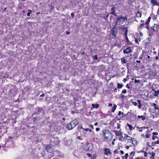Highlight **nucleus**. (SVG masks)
<instances>
[{
    "mask_svg": "<svg viewBox=\"0 0 159 159\" xmlns=\"http://www.w3.org/2000/svg\"><path fill=\"white\" fill-rule=\"evenodd\" d=\"M159 29V25L155 24L150 28L151 30L147 32V34L150 37H152L154 34V32H157Z\"/></svg>",
    "mask_w": 159,
    "mask_h": 159,
    "instance_id": "f03ea898",
    "label": "nucleus"
},
{
    "mask_svg": "<svg viewBox=\"0 0 159 159\" xmlns=\"http://www.w3.org/2000/svg\"><path fill=\"white\" fill-rule=\"evenodd\" d=\"M153 91H154V95L155 96H157L158 94H159V90H157V91H156L154 90L153 89H152Z\"/></svg>",
    "mask_w": 159,
    "mask_h": 159,
    "instance_id": "bb28decb",
    "label": "nucleus"
},
{
    "mask_svg": "<svg viewBox=\"0 0 159 159\" xmlns=\"http://www.w3.org/2000/svg\"><path fill=\"white\" fill-rule=\"evenodd\" d=\"M117 88L118 89H121L122 88L123 85L122 84H120L119 83H117Z\"/></svg>",
    "mask_w": 159,
    "mask_h": 159,
    "instance_id": "c9c22d12",
    "label": "nucleus"
},
{
    "mask_svg": "<svg viewBox=\"0 0 159 159\" xmlns=\"http://www.w3.org/2000/svg\"><path fill=\"white\" fill-rule=\"evenodd\" d=\"M128 31V30H126V31H125V33L124 34V35H125V37L127 36V32Z\"/></svg>",
    "mask_w": 159,
    "mask_h": 159,
    "instance_id": "37998d69",
    "label": "nucleus"
},
{
    "mask_svg": "<svg viewBox=\"0 0 159 159\" xmlns=\"http://www.w3.org/2000/svg\"><path fill=\"white\" fill-rule=\"evenodd\" d=\"M137 102H138V107L140 109L141 107L142 104L141 102V100H137Z\"/></svg>",
    "mask_w": 159,
    "mask_h": 159,
    "instance_id": "a878e982",
    "label": "nucleus"
},
{
    "mask_svg": "<svg viewBox=\"0 0 159 159\" xmlns=\"http://www.w3.org/2000/svg\"><path fill=\"white\" fill-rule=\"evenodd\" d=\"M125 37V40H126V42L127 43V44L128 45H132V43L131 42L129 41L127 36H126Z\"/></svg>",
    "mask_w": 159,
    "mask_h": 159,
    "instance_id": "2eb2a0df",
    "label": "nucleus"
},
{
    "mask_svg": "<svg viewBox=\"0 0 159 159\" xmlns=\"http://www.w3.org/2000/svg\"><path fill=\"white\" fill-rule=\"evenodd\" d=\"M132 103L134 105V106H136L137 105V103L136 102H132Z\"/></svg>",
    "mask_w": 159,
    "mask_h": 159,
    "instance_id": "13d9d810",
    "label": "nucleus"
},
{
    "mask_svg": "<svg viewBox=\"0 0 159 159\" xmlns=\"http://www.w3.org/2000/svg\"><path fill=\"white\" fill-rule=\"evenodd\" d=\"M89 131L90 133H92V134L91 135L92 137H94L95 136L94 133L93 131H92V129H89Z\"/></svg>",
    "mask_w": 159,
    "mask_h": 159,
    "instance_id": "c85d7f7f",
    "label": "nucleus"
},
{
    "mask_svg": "<svg viewBox=\"0 0 159 159\" xmlns=\"http://www.w3.org/2000/svg\"><path fill=\"white\" fill-rule=\"evenodd\" d=\"M54 146L58 145L60 142V141L56 137L53 139L52 141Z\"/></svg>",
    "mask_w": 159,
    "mask_h": 159,
    "instance_id": "1a4fd4ad",
    "label": "nucleus"
},
{
    "mask_svg": "<svg viewBox=\"0 0 159 159\" xmlns=\"http://www.w3.org/2000/svg\"><path fill=\"white\" fill-rule=\"evenodd\" d=\"M46 149L47 152H52V148L49 144H48L46 146Z\"/></svg>",
    "mask_w": 159,
    "mask_h": 159,
    "instance_id": "9d476101",
    "label": "nucleus"
},
{
    "mask_svg": "<svg viewBox=\"0 0 159 159\" xmlns=\"http://www.w3.org/2000/svg\"><path fill=\"white\" fill-rule=\"evenodd\" d=\"M110 150L109 149H107V148H105L104 149V154L105 155H108V154H111V152L110 151Z\"/></svg>",
    "mask_w": 159,
    "mask_h": 159,
    "instance_id": "4468645a",
    "label": "nucleus"
},
{
    "mask_svg": "<svg viewBox=\"0 0 159 159\" xmlns=\"http://www.w3.org/2000/svg\"><path fill=\"white\" fill-rule=\"evenodd\" d=\"M135 155V152L134 151L131 152L130 153L129 157H134Z\"/></svg>",
    "mask_w": 159,
    "mask_h": 159,
    "instance_id": "4c0bfd02",
    "label": "nucleus"
},
{
    "mask_svg": "<svg viewBox=\"0 0 159 159\" xmlns=\"http://www.w3.org/2000/svg\"><path fill=\"white\" fill-rule=\"evenodd\" d=\"M121 130H114V132L115 133L116 136H118V134L121 132Z\"/></svg>",
    "mask_w": 159,
    "mask_h": 159,
    "instance_id": "4be33fe9",
    "label": "nucleus"
},
{
    "mask_svg": "<svg viewBox=\"0 0 159 159\" xmlns=\"http://www.w3.org/2000/svg\"><path fill=\"white\" fill-rule=\"evenodd\" d=\"M109 14H107L105 16H104L103 19H104L105 20H107V18H108V17L109 16Z\"/></svg>",
    "mask_w": 159,
    "mask_h": 159,
    "instance_id": "a19ab883",
    "label": "nucleus"
},
{
    "mask_svg": "<svg viewBox=\"0 0 159 159\" xmlns=\"http://www.w3.org/2000/svg\"><path fill=\"white\" fill-rule=\"evenodd\" d=\"M157 72H158L157 71H156V70L155 71L152 70H150L149 72V77L151 79H153L155 78L157 75Z\"/></svg>",
    "mask_w": 159,
    "mask_h": 159,
    "instance_id": "423d86ee",
    "label": "nucleus"
},
{
    "mask_svg": "<svg viewBox=\"0 0 159 159\" xmlns=\"http://www.w3.org/2000/svg\"><path fill=\"white\" fill-rule=\"evenodd\" d=\"M143 152L144 153V156L146 157L148 155V153L147 152H145L144 151H143Z\"/></svg>",
    "mask_w": 159,
    "mask_h": 159,
    "instance_id": "3c124183",
    "label": "nucleus"
},
{
    "mask_svg": "<svg viewBox=\"0 0 159 159\" xmlns=\"http://www.w3.org/2000/svg\"><path fill=\"white\" fill-rule=\"evenodd\" d=\"M118 32V30L116 25H114L112 28L111 30V34L112 36H114V37H115L116 35L117 34Z\"/></svg>",
    "mask_w": 159,
    "mask_h": 159,
    "instance_id": "39448f33",
    "label": "nucleus"
},
{
    "mask_svg": "<svg viewBox=\"0 0 159 159\" xmlns=\"http://www.w3.org/2000/svg\"><path fill=\"white\" fill-rule=\"evenodd\" d=\"M116 126L115 127V128H116L117 130H121L120 128L121 125L119 123H116Z\"/></svg>",
    "mask_w": 159,
    "mask_h": 159,
    "instance_id": "f3484780",
    "label": "nucleus"
},
{
    "mask_svg": "<svg viewBox=\"0 0 159 159\" xmlns=\"http://www.w3.org/2000/svg\"><path fill=\"white\" fill-rule=\"evenodd\" d=\"M71 124L73 125V127H75L76 125H77L79 122L77 120H73L71 122Z\"/></svg>",
    "mask_w": 159,
    "mask_h": 159,
    "instance_id": "f8f14e48",
    "label": "nucleus"
},
{
    "mask_svg": "<svg viewBox=\"0 0 159 159\" xmlns=\"http://www.w3.org/2000/svg\"><path fill=\"white\" fill-rule=\"evenodd\" d=\"M128 156H129L128 154V153H127L125 154V155L124 156L122 157V158L123 159H126V158H128Z\"/></svg>",
    "mask_w": 159,
    "mask_h": 159,
    "instance_id": "58836bf2",
    "label": "nucleus"
},
{
    "mask_svg": "<svg viewBox=\"0 0 159 159\" xmlns=\"http://www.w3.org/2000/svg\"><path fill=\"white\" fill-rule=\"evenodd\" d=\"M146 145L148 147H152V146L150 145L149 143V142L147 143Z\"/></svg>",
    "mask_w": 159,
    "mask_h": 159,
    "instance_id": "052dcab7",
    "label": "nucleus"
},
{
    "mask_svg": "<svg viewBox=\"0 0 159 159\" xmlns=\"http://www.w3.org/2000/svg\"><path fill=\"white\" fill-rule=\"evenodd\" d=\"M121 63L122 64H125V63H127V60L126 59H125V58L124 57L122 58L121 59Z\"/></svg>",
    "mask_w": 159,
    "mask_h": 159,
    "instance_id": "412c9836",
    "label": "nucleus"
},
{
    "mask_svg": "<svg viewBox=\"0 0 159 159\" xmlns=\"http://www.w3.org/2000/svg\"><path fill=\"white\" fill-rule=\"evenodd\" d=\"M141 16L142 13L138 11L136 14V16L138 17H141Z\"/></svg>",
    "mask_w": 159,
    "mask_h": 159,
    "instance_id": "7c9ffc66",
    "label": "nucleus"
},
{
    "mask_svg": "<svg viewBox=\"0 0 159 159\" xmlns=\"http://www.w3.org/2000/svg\"><path fill=\"white\" fill-rule=\"evenodd\" d=\"M121 114L123 115V113L122 112H121V111H119L118 112V116L120 115Z\"/></svg>",
    "mask_w": 159,
    "mask_h": 159,
    "instance_id": "bf43d9fd",
    "label": "nucleus"
},
{
    "mask_svg": "<svg viewBox=\"0 0 159 159\" xmlns=\"http://www.w3.org/2000/svg\"><path fill=\"white\" fill-rule=\"evenodd\" d=\"M139 82V80H136V79L135 80H134L135 83H138Z\"/></svg>",
    "mask_w": 159,
    "mask_h": 159,
    "instance_id": "e2e57ef3",
    "label": "nucleus"
},
{
    "mask_svg": "<svg viewBox=\"0 0 159 159\" xmlns=\"http://www.w3.org/2000/svg\"><path fill=\"white\" fill-rule=\"evenodd\" d=\"M13 124H15V123L16 122V119L13 118Z\"/></svg>",
    "mask_w": 159,
    "mask_h": 159,
    "instance_id": "0e129e2a",
    "label": "nucleus"
},
{
    "mask_svg": "<svg viewBox=\"0 0 159 159\" xmlns=\"http://www.w3.org/2000/svg\"><path fill=\"white\" fill-rule=\"evenodd\" d=\"M117 107V105H116L115 104H114L113 105V107L112 108V109L111 110V112H114L115 110H116V108Z\"/></svg>",
    "mask_w": 159,
    "mask_h": 159,
    "instance_id": "b1692460",
    "label": "nucleus"
},
{
    "mask_svg": "<svg viewBox=\"0 0 159 159\" xmlns=\"http://www.w3.org/2000/svg\"><path fill=\"white\" fill-rule=\"evenodd\" d=\"M157 104L155 103H152L151 104V107H154L155 106H156Z\"/></svg>",
    "mask_w": 159,
    "mask_h": 159,
    "instance_id": "864d4df0",
    "label": "nucleus"
},
{
    "mask_svg": "<svg viewBox=\"0 0 159 159\" xmlns=\"http://www.w3.org/2000/svg\"><path fill=\"white\" fill-rule=\"evenodd\" d=\"M71 16L72 18H74V15L73 13H71Z\"/></svg>",
    "mask_w": 159,
    "mask_h": 159,
    "instance_id": "69168bd1",
    "label": "nucleus"
},
{
    "mask_svg": "<svg viewBox=\"0 0 159 159\" xmlns=\"http://www.w3.org/2000/svg\"><path fill=\"white\" fill-rule=\"evenodd\" d=\"M80 128H81V129H83L84 130L86 131H89V129H88V128H85V129H84V128L83 127H80Z\"/></svg>",
    "mask_w": 159,
    "mask_h": 159,
    "instance_id": "a18cd8bd",
    "label": "nucleus"
},
{
    "mask_svg": "<svg viewBox=\"0 0 159 159\" xmlns=\"http://www.w3.org/2000/svg\"><path fill=\"white\" fill-rule=\"evenodd\" d=\"M67 127L70 130L74 128V127H73V125L71 124V122L67 124Z\"/></svg>",
    "mask_w": 159,
    "mask_h": 159,
    "instance_id": "6ab92c4d",
    "label": "nucleus"
},
{
    "mask_svg": "<svg viewBox=\"0 0 159 159\" xmlns=\"http://www.w3.org/2000/svg\"><path fill=\"white\" fill-rule=\"evenodd\" d=\"M119 137H120L121 139L123 137L122 134L121 132L120 133V134H118V136Z\"/></svg>",
    "mask_w": 159,
    "mask_h": 159,
    "instance_id": "79ce46f5",
    "label": "nucleus"
},
{
    "mask_svg": "<svg viewBox=\"0 0 159 159\" xmlns=\"http://www.w3.org/2000/svg\"><path fill=\"white\" fill-rule=\"evenodd\" d=\"M151 19V17L150 16H149L148 18L147 21L146 22L145 24H146V25L149 24V23Z\"/></svg>",
    "mask_w": 159,
    "mask_h": 159,
    "instance_id": "2f4dec72",
    "label": "nucleus"
},
{
    "mask_svg": "<svg viewBox=\"0 0 159 159\" xmlns=\"http://www.w3.org/2000/svg\"><path fill=\"white\" fill-rule=\"evenodd\" d=\"M89 126L93 130L94 129L93 125L91 124H90L89 125Z\"/></svg>",
    "mask_w": 159,
    "mask_h": 159,
    "instance_id": "6e6d98bb",
    "label": "nucleus"
},
{
    "mask_svg": "<svg viewBox=\"0 0 159 159\" xmlns=\"http://www.w3.org/2000/svg\"><path fill=\"white\" fill-rule=\"evenodd\" d=\"M71 124L73 125V127H75L76 125H77L79 122L77 120H73L71 122Z\"/></svg>",
    "mask_w": 159,
    "mask_h": 159,
    "instance_id": "9b49d317",
    "label": "nucleus"
},
{
    "mask_svg": "<svg viewBox=\"0 0 159 159\" xmlns=\"http://www.w3.org/2000/svg\"><path fill=\"white\" fill-rule=\"evenodd\" d=\"M145 25V23H143L140 24V25L138 27V29L139 30L142 29L144 28V26Z\"/></svg>",
    "mask_w": 159,
    "mask_h": 159,
    "instance_id": "a211bd4d",
    "label": "nucleus"
},
{
    "mask_svg": "<svg viewBox=\"0 0 159 159\" xmlns=\"http://www.w3.org/2000/svg\"><path fill=\"white\" fill-rule=\"evenodd\" d=\"M32 11L31 10H28V13L27 14V15L28 16H30V14L32 13Z\"/></svg>",
    "mask_w": 159,
    "mask_h": 159,
    "instance_id": "e433bc0d",
    "label": "nucleus"
},
{
    "mask_svg": "<svg viewBox=\"0 0 159 159\" xmlns=\"http://www.w3.org/2000/svg\"><path fill=\"white\" fill-rule=\"evenodd\" d=\"M126 93V90L125 89L123 90L122 91V93Z\"/></svg>",
    "mask_w": 159,
    "mask_h": 159,
    "instance_id": "680f3d73",
    "label": "nucleus"
},
{
    "mask_svg": "<svg viewBox=\"0 0 159 159\" xmlns=\"http://www.w3.org/2000/svg\"><path fill=\"white\" fill-rule=\"evenodd\" d=\"M110 14L114 16H116V14L115 13V8L114 7H113L111 8Z\"/></svg>",
    "mask_w": 159,
    "mask_h": 159,
    "instance_id": "ddd939ff",
    "label": "nucleus"
},
{
    "mask_svg": "<svg viewBox=\"0 0 159 159\" xmlns=\"http://www.w3.org/2000/svg\"><path fill=\"white\" fill-rule=\"evenodd\" d=\"M87 155L89 157H92V155L91 154H90V153H88L87 154Z\"/></svg>",
    "mask_w": 159,
    "mask_h": 159,
    "instance_id": "4d7b16f0",
    "label": "nucleus"
},
{
    "mask_svg": "<svg viewBox=\"0 0 159 159\" xmlns=\"http://www.w3.org/2000/svg\"><path fill=\"white\" fill-rule=\"evenodd\" d=\"M119 30H121L123 31H126V30H128L127 28L126 27H121L119 29Z\"/></svg>",
    "mask_w": 159,
    "mask_h": 159,
    "instance_id": "c756f323",
    "label": "nucleus"
},
{
    "mask_svg": "<svg viewBox=\"0 0 159 159\" xmlns=\"http://www.w3.org/2000/svg\"><path fill=\"white\" fill-rule=\"evenodd\" d=\"M151 3L153 4V6L155 5L159 6V4L157 2L156 0H151Z\"/></svg>",
    "mask_w": 159,
    "mask_h": 159,
    "instance_id": "dca6fc26",
    "label": "nucleus"
},
{
    "mask_svg": "<svg viewBox=\"0 0 159 159\" xmlns=\"http://www.w3.org/2000/svg\"><path fill=\"white\" fill-rule=\"evenodd\" d=\"M158 134V133L157 132H154L152 133L153 136L157 135Z\"/></svg>",
    "mask_w": 159,
    "mask_h": 159,
    "instance_id": "5fc2aeb1",
    "label": "nucleus"
},
{
    "mask_svg": "<svg viewBox=\"0 0 159 159\" xmlns=\"http://www.w3.org/2000/svg\"><path fill=\"white\" fill-rule=\"evenodd\" d=\"M154 108L155 110H157L158 109V107H157V105H156V106H155L154 107Z\"/></svg>",
    "mask_w": 159,
    "mask_h": 159,
    "instance_id": "338daca9",
    "label": "nucleus"
},
{
    "mask_svg": "<svg viewBox=\"0 0 159 159\" xmlns=\"http://www.w3.org/2000/svg\"><path fill=\"white\" fill-rule=\"evenodd\" d=\"M99 104H92V106L93 108H98L99 107Z\"/></svg>",
    "mask_w": 159,
    "mask_h": 159,
    "instance_id": "473e14b6",
    "label": "nucleus"
},
{
    "mask_svg": "<svg viewBox=\"0 0 159 159\" xmlns=\"http://www.w3.org/2000/svg\"><path fill=\"white\" fill-rule=\"evenodd\" d=\"M149 24H148V25L145 24L146 26L145 27V28H146L148 30H149Z\"/></svg>",
    "mask_w": 159,
    "mask_h": 159,
    "instance_id": "c03bdc74",
    "label": "nucleus"
},
{
    "mask_svg": "<svg viewBox=\"0 0 159 159\" xmlns=\"http://www.w3.org/2000/svg\"><path fill=\"white\" fill-rule=\"evenodd\" d=\"M124 140L125 141L128 142H131L134 145L133 141L135 142L136 144H137V141L136 139H134V138H132L130 136H129L127 134H124Z\"/></svg>",
    "mask_w": 159,
    "mask_h": 159,
    "instance_id": "20e7f679",
    "label": "nucleus"
},
{
    "mask_svg": "<svg viewBox=\"0 0 159 159\" xmlns=\"http://www.w3.org/2000/svg\"><path fill=\"white\" fill-rule=\"evenodd\" d=\"M137 128H139L140 129H139V132H142L143 131V130L142 129V128H143V129H145L146 127L145 126H143V127H140L139 128V127H137Z\"/></svg>",
    "mask_w": 159,
    "mask_h": 159,
    "instance_id": "f704fd0d",
    "label": "nucleus"
},
{
    "mask_svg": "<svg viewBox=\"0 0 159 159\" xmlns=\"http://www.w3.org/2000/svg\"><path fill=\"white\" fill-rule=\"evenodd\" d=\"M97 55H96L93 57H92L93 59L97 60Z\"/></svg>",
    "mask_w": 159,
    "mask_h": 159,
    "instance_id": "09e8293b",
    "label": "nucleus"
},
{
    "mask_svg": "<svg viewBox=\"0 0 159 159\" xmlns=\"http://www.w3.org/2000/svg\"><path fill=\"white\" fill-rule=\"evenodd\" d=\"M43 111V110L42 108L40 107H37L36 108L35 111L34 112V114H39L41 112H42Z\"/></svg>",
    "mask_w": 159,
    "mask_h": 159,
    "instance_id": "0eeeda50",
    "label": "nucleus"
},
{
    "mask_svg": "<svg viewBox=\"0 0 159 159\" xmlns=\"http://www.w3.org/2000/svg\"><path fill=\"white\" fill-rule=\"evenodd\" d=\"M127 126H128L129 127L130 130H133V127L132 126V125H131V124H128V123H127Z\"/></svg>",
    "mask_w": 159,
    "mask_h": 159,
    "instance_id": "cd10ccee",
    "label": "nucleus"
},
{
    "mask_svg": "<svg viewBox=\"0 0 159 159\" xmlns=\"http://www.w3.org/2000/svg\"><path fill=\"white\" fill-rule=\"evenodd\" d=\"M134 39H135V40H134V41H135V42L137 43H138V44H139V42H138V40L135 37H134Z\"/></svg>",
    "mask_w": 159,
    "mask_h": 159,
    "instance_id": "8fccbe9b",
    "label": "nucleus"
},
{
    "mask_svg": "<svg viewBox=\"0 0 159 159\" xmlns=\"http://www.w3.org/2000/svg\"><path fill=\"white\" fill-rule=\"evenodd\" d=\"M154 143L156 144H159V140H157L155 142H154Z\"/></svg>",
    "mask_w": 159,
    "mask_h": 159,
    "instance_id": "774afa93",
    "label": "nucleus"
},
{
    "mask_svg": "<svg viewBox=\"0 0 159 159\" xmlns=\"http://www.w3.org/2000/svg\"><path fill=\"white\" fill-rule=\"evenodd\" d=\"M127 20V18L126 16L123 17L121 16L118 18L116 21L115 24L116 25H120L124 24Z\"/></svg>",
    "mask_w": 159,
    "mask_h": 159,
    "instance_id": "7ed1b4c3",
    "label": "nucleus"
},
{
    "mask_svg": "<svg viewBox=\"0 0 159 159\" xmlns=\"http://www.w3.org/2000/svg\"><path fill=\"white\" fill-rule=\"evenodd\" d=\"M120 149V148L119 147L118 148H117L116 149H115L114 151V153L115 154L118 153V150H119Z\"/></svg>",
    "mask_w": 159,
    "mask_h": 159,
    "instance_id": "ea45409f",
    "label": "nucleus"
},
{
    "mask_svg": "<svg viewBox=\"0 0 159 159\" xmlns=\"http://www.w3.org/2000/svg\"><path fill=\"white\" fill-rule=\"evenodd\" d=\"M150 131L148 129L147 132L146 134L145 135L146 138H149L150 137V136H151V134H148L150 133Z\"/></svg>",
    "mask_w": 159,
    "mask_h": 159,
    "instance_id": "aec40b11",
    "label": "nucleus"
},
{
    "mask_svg": "<svg viewBox=\"0 0 159 159\" xmlns=\"http://www.w3.org/2000/svg\"><path fill=\"white\" fill-rule=\"evenodd\" d=\"M155 138L158 139V137L157 136H153L152 137V139L154 140H155Z\"/></svg>",
    "mask_w": 159,
    "mask_h": 159,
    "instance_id": "603ef678",
    "label": "nucleus"
},
{
    "mask_svg": "<svg viewBox=\"0 0 159 159\" xmlns=\"http://www.w3.org/2000/svg\"><path fill=\"white\" fill-rule=\"evenodd\" d=\"M121 130H114V132L115 133L116 136H118V134L121 132Z\"/></svg>",
    "mask_w": 159,
    "mask_h": 159,
    "instance_id": "5701e85b",
    "label": "nucleus"
},
{
    "mask_svg": "<svg viewBox=\"0 0 159 159\" xmlns=\"http://www.w3.org/2000/svg\"><path fill=\"white\" fill-rule=\"evenodd\" d=\"M103 135L107 141H110L112 138V134L110 130L104 129L102 130Z\"/></svg>",
    "mask_w": 159,
    "mask_h": 159,
    "instance_id": "f257e3e1",
    "label": "nucleus"
},
{
    "mask_svg": "<svg viewBox=\"0 0 159 159\" xmlns=\"http://www.w3.org/2000/svg\"><path fill=\"white\" fill-rule=\"evenodd\" d=\"M138 118H141V119L142 120H144L145 119V118L144 116H137Z\"/></svg>",
    "mask_w": 159,
    "mask_h": 159,
    "instance_id": "72a5a7b5",
    "label": "nucleus"
},
{
    "mask_svg": "<svg viewBox=\"0 0 159 159\" xmlns=\"http://www.w3.org/2000/svg\"><path fill=\"white\" fill-rule=\"evenodd\" d=\"M126 98H127V97L125 96L124 95H122L121 96V98L122 99H125Z\"/></svg>",
    "mask_w": 159,
    "mask_h": 159,
    "instance_id": "49530a36",
    "label": "nucleus"
},
{
    "mask_svg": "<svg viewBox=\"0 0 159 159\" xmlns=\"http://www.w3.org/2000/svg\"><path fill=\"white\" fill-rule=\"evenodd\" d=\"M151 155H152V157H154V156L155 155V153L154 152H152L151 153Z\"/></svg>",
    "mask_w": 159,
    "mask_h": 159,
    "instance_id": "de8ad7c7",
    "label": "nucleus"
},
{
    "mask_svg": "<svg viewBox=\"0 0 159 159\" xmlns=\"http://www.w3.org/2000/svg\"><path fill=\"white\" fill-rule=\"evenodd\" d=\"M154 69H155V70L156 71L159 72V64L155 65Z\"/></svg>",
    "mask_w": 159,
    "mask_h": 159,
    "instance_id": "393cba45",
    "label": "nucleus"
},
{
    "mask_svg": "<svg viewBox=\"0 0 159 159\" xmlns=\"http://www.w3.org/2000/svg\"><path fill=\"white\" fill-rule=\"evenodd\" d=\"M131 47H127L125 49L123 50V52L124 54H128L132 52V50L131 49Z\"/></svg>",
    "mask_w": 159,
    "mask_h": 159,
    "instance_id": "6e6552de",
    "label": "nucleus"
}]
</instances>
